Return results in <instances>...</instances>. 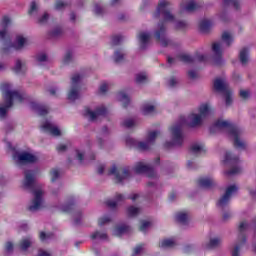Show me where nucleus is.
<instances>
[{"instance_id": "37", "label": "nucleus", "mask_w": 256, "mask_h": 256, "mask_svg": "<svg viewBox=\"0 0 256 256\" xmlns=\"http://www.w3.org/2000/svg\"><path fill=\"white\" fill-rule=\"evenodd\" d=\"M149 81V76H147V73L140 72L135 75V83L137 85H145Z\"/></svg>"}, {"instance_id": "54", "label": "nucleus", "mask_w": 256, "mask_h": 256, "mask_svg": "<svg viewBox=\"0 0 256 256\" xmlns=\"http://www.w3.org/2000/svg\"><path fill=\"white\" fill-rule=\"evenodd\" d=\"M144 249H145V244H138L134 248L132 256L141 255V253L143 252Z\"/></svg>"}, {"instance_id": "9", "label": "nucleus", "mask_w": 256, "mask_h": 256, "mask_svg": "<svg viewBox=\"0 0 256 256\" xmlns=\"http://www.w3.org/2000/svg\"><path fill=\"white\" fill-rule=\"evenodd\" d=\"M222 163L232 167V169L227 172L228 175H237V173L241 171V167L237 166V163H239V156L234 155L231 151L225 152L222 158Z\"/></svg>"}, {"instance_id": "22", "label": "nucleus", "mask_w": 256, "mask_h": 256, "mask_svg": "<svg viewBox=\"0 0 256 256\" xmlns=\"http://www.w3.org/2000/svg\"><path fill=\"white\" fill-rule=\"evenodd\" d=\"M13 71L16 75H25L27 73V61L23 59H16Z\"/></svg>"}, {"instance_id": "58", "label": "nucleus", "mask_w": 256, "mask_h": 256, "mask_svg": "<svg viewBox=\"0 0 256 256\" xmlns=\"http://www.w3.org/2000/svg\"><path fill=\"white\" fill-rule=\"evenodd\" d=\"M93 12L95 15H103V8L99 4H94Z\"/></svg>"}, {"instance_id": "20", "label": "nucleus", "mask_w": 256, "mask_h": 256, "mask_svg": "<svg viewBox=\"0 0 256 256\" xmlns=\"http://www.w3.org/2000/svg\"><path fill=\"white\" fill-rule=\"evenodd\" d=\"M135 173H148L149 177H155V173H152L151 166L143 161L137 162L134 165Z\"/></svg>"}, {"instance_id": "11", "label": "nucleus", "mask_w": 256, "mask_h": 256, "mask_svg": "<svg viewBox=\"0 0 256 256\" xmlns=\"http://www.w3.org/2000/svg\"><path fill=\"white\" fill-rule=\"evenodd\" d=\"M81 79H83V76L79 73H76L71 77V86L68 92L69 101H77L79 98V85H81Z\"/></svg>"}, {"instance_id": "3", "label": "nucleus", "mask_w": 256, "mask_h": 256, "mask_svg": "<svg viewBox=\"0 0 256 256\" xmlns=\"http://www.w3.org/2000/svg\"><path fill=\"white\" fill-rule=\"evenodd\" d=\"M3 97L4 104H0V119H5L7 117V111L10 107H13L14 103H23L25 100V95L15 90H11V84L4 83L0 87Z\"/></svg>"}, {"instance_id": "59", "label": "nucleus", "mask_w": 256, "mask_h": 256, "mask_svg": "<svg viewBox=\"0 0 256 256\" xmlns=\"http://www.w3.org/2000/svg\"><path fill=\"white\" fill-rule=\"evenodd\" d=\"M123 41V36L121 35H116L112 37V45H119Z\"/></svg>"}, {"instance_id": "19", "label": "nucleus", "mask_w": 256, "mask_h": 256, "mask_svg": "<svg viewBox=\"0 0 256 256\" xmlns=\"http://www.w3.org/2000/svg\"><path fill=\"white\" fill-rule=\"evenodd\" d=\"M141 113L145 117H153L157 115V106L151 102L144 103L141 106Z\"/></svg>"}, {"instance_id": "44", "label": "nucleus", "mask_w": 256, "mask_h": 256, "mask_svg": "<svg viewBox=\"0 0 256 256\" xmlns=\"http://www.w3.org/2000/svg\"><path fill=\"white\" fill-rule=\"evenodd\" d=\"M37 13H39V2L34 0L30 3L28 15L35 16V15H37Z\"/></svg>"}, {"instance_id": "34", "label": "nucleus", "mask_w": 256, "mask_h": 256, "mask_svg": "<svg viewBox=\"0 0 256 256\" xmlns=\"http://www.w3.org/2000/svg\"><path fill=\"white\" fill-rule=\"evenodd\" d=\"M222 239L221 237H213L209 240L208 243L204 245L205 249H215L216 247H219L221 245Z\"/></svg>"}, {"instance_id": "46", "label": "nucleus", "mask_w": 256, "mask_h": 256, "mask_svg": "<svg viewBox=\"0 0 256 256\" xmlns=\"http://www.w3.org/2000/svg\"><path fill=\"white\" fill-rule=\"evenodd\" d=\"M126 213L128 217H137L141 213V208L135 207V206H130L127 208Z\"/></svg>"}, {"instance_id": "16", "label": "nucleus", "mask_w": 256, "mask_h": 256, "mask_svg": "<svg viewBox=\"0 0 256 256\" xmlns=\"http://www.w3.org/2000/svg\"><path fill=\"white\" fill-rule=\"evenodd\" d=\"M105 113H107V108H105V106H99L95 111L87 109L85 115L90 121H97L99 117H103Z\"/></svg>"}, {"instance_id": "61", "label": "nucleus", "mask_w": 256, "mask_h": 256, "mask_svg": "<svg viewBox=\"0 0 256 256\" xmlns=\"http://www.w3.org/2000/svg\"><path fill=\"white\" fill-rule=\"evenodd\" d=\"M81 219H82L81 212H76L74 214V223H75V225H80L81 224Z\"/></svg>"}, {"instance_id": "43", "label": "nucleus", "mask_w": 256, "mask_h": 256, "mask_svg": "<svg viewBox=\"0 0 256 256\" xmlns=\"http://www.w3.org/2000/svg\"><path fill=\"white\" fill-rule=\"evenodd\" d=\"M71 4L67 1L57 0L54 4L56 11H65Z\"/></svg>"}, {"instance_id": "39", "label": "nucleus", "mask_w": 256, "mask_h": 256, "mask_svg": "<svg viewBox=\"0 0 256 256\" xmlns=\"http://www.w3.org/2000/svg\"><path fill=\"white\" fill-rule=\"evenodd\" d=\"M31 245H33V238L31 237L23 238L19 243V247L22 251H27L28 247H31Z\"/></svg>"}, {"instance_id": "24", "label": "nucleus", "mask_w": 256, "mask_h": 256, "mask_svg": "<svg viewBox=\"0 0 256 256\" xmlns=\"http://www.w3.org/2000/svg\"><path fill=\"white\" fill-rule=\"evenodd\" d=\"M196 9H199V6L195 0H189L187 4H181L180 6L181 13H191L196 11Z\"/></svg>"}, {"instance_id": "50", "label": "nucleus", "mask_w": 256, "mask_h": 256, "mask_svg": "<svg viewBox=\"0 0 256 256\" xmlns=\"http://www.w3.org/2000/svg\"><path fill=\"white\" fill-rule=\"evenodd\" d=\"M159 165H161V158H160V157H156V158L149 164V166L151 167L152 173H155V170H156L157 167H159Z\"/></svg>"}, {"instance_id": "12", "label": "nucleus", "mask_w": 256, "mask_h": 256, "mask_svg": "<svg viewBox=\"0 0 256 256\" xmlns=\"http://www.w3.org/2000/svg\"><path fill=\"white\" fill-rule=\"evenodd\" d=\"M178 59L183 61V63H207L209 56L198 51L195 53L194 57H191L189 54H180Z\"/></svg>"}, {"instance_id": "2", "label": "nucleus", "mask_w": 256, "mask_h": 256, "mask_svg": "<svg viewBox=\"0 0 256 256\" xmlns=\"http://www.w3.org/2000/svg\"><path fill=\"white\" fill-rule=\"evenodd\" d=\"M35 185V171L25 170L22 187L23 189H26V191H31L34 194V198L30 201L27 207L30 213H37L45 207V204L43 203V190L35 189Z\"/></svg>"}, {"instance_id": "17", "label": "nucleus", "mask_w": 256, "mask_h": 256, "mask_svg": "<svg viewBox=\"0 0 256 256\" xmlns=\"http://www.w3.org/2000/svg\"><path fill=\"white\" fill-rule=\"evenodd\" d=\"M153 19L158 23L157 29L154 31V37L157 41H161V4L158 3L156 11L153 13Z\"/></svg>"}, {"instance_id": "57", "label": "nucleus", "mask_w": 256, "mask_h": 256, "mask_svg": "<svg viewBox=\"0 0 256 256\" xmlns=\"http://www.w3.org/2000/svg\"><path fill=\"white\" fill-rule=\"evenodd\" d=\"M47 21H49L48 13H44L40 18H38V23H40V25H45V23H47Z\"/></svg>"}, {"instance_id": "40", "label": "nucleus", "mask_w": 256, "mask_h": 256, "mask_svg": "<svg viewBox=\"0 0 256 256\" xmlns=\"http://www.w3.org/2000/svg\"><path fill=\"white\" fill-rule=\"evenodd\" d=\"M239 59L242 65L249 63V49L243 48L240 50Z\"/></svg>"}, {"instance_id": "15", "label": "nucleus", "mask_w": 256, "mask_h": 256, "mask_svg": "<svg viewBox=\"0 0 256 256\" xmlns=\"http://www.w3.org/2000/svg\"><path fill=\"white\" fill-rule=\"evenodd\" d=\"M138 47L140 51H145L149 47V41H151V34L149 32H140L137 35Z\"/></svg>"}, {"instance_id": "27", "label": "nucleus", "mask_w": 256, "mask_h": 256, "mask_svg": "<svg viewBox=\"0 0 256 256\" xmlns=\"http://www.w3.org/2000/svg\"><path fill=\"white\" fill-rule=\"evenodd\" d=\"M175 220L181 225H187V223H189V213L187 211L177 212L175 215Z\"/></svg>"}, {"instance_id": "64", "label": "nucleus", "mask_w": 256, "mask_h": 256, "mask_svg": "<svg viewBox=\"0 0 256 256\" xmlns=\"http://www.w3.org/2000/svg\"><path fill=\"white\" fill-rule=\"evenodd\" d=\"M248 193H249L250 197L256 198V187L248 188Z\"/></svg>"}, {"instance_id": "23", "label": "nucleus", "mask_w": 256, "mask_h": 256, "mask_svg": "<svg viewBox=\"0 0 256 256\" xmlns=\"http://www.w3.org/2000/svg\"><path fill=\"white\" fill-rule=\"evenodd\" d=\"M11 25V18L4 16L1 21L0 41L7 39V27Z\"/></svg>"}, {"instance_id": "7", "label": "nucleus", "mask_w": 256, "mask_h": 256, "mask_svg": "<svg viewBox=\"0 0 256 256\" xmlns=\"http://www.w3.org/2000/svg\"><path fill=\"white\" fill-rule=\"evenodd\" d=\"M213 87L217 93L223 94L226 105H231V103H233V91L229 88L225 78H216L214 80Z\"/></svg>"}, {"instance_id": "56", "label": "nucleus", "mask_w": 256, "mask_h": 256, "mask_svg": "<svg viewBox=\"0 0 256 256\" xmlns=\"http://www.w3.org/2000/svg\"><path fill=\"white\" fill-rule=\"evenodd\" d=\"M99 91L102 95H105L109 91V84L106 82L102 83L99 87Z\"/></svg>"}, {"instance_id": "47", "label": "nucleus", "mask_w": 256, "mask_h": 256, "mask_svg": "<svg viewBox=\"0 0 256 256\" xmlns=\"http://www.w3.org/2000/svg\"><path fill=\"white\" fill-rule=\"evenodd\" d=\"M63 34V30L61 28H54L51 30L48 34L49 39H57L58 37H61Z\"/></svg>"}, {"instance_id": "14", "label": "nucleus", "mask_w": 256, "mask_h": 256, "mask_svg": "<svg viewBox=\"0 0 256 256\" xmlns=\"http://www.w3.org/2000/svg\"><path fill=\"white\" fill-rule=\"evenodd\" d=\"M41 129L44 133H48V135H52V137H61L63 135V132L57 125L50 121H45L41 125Z\"/></svg>"}, {"instance_id": "18", "label": "nucleus", "mask_w": 256, "mask_h": 256, "mask_svg": "<svg viewBox=\"0 0 256 256\" xmlns=\"http://www.w3.org/2000/svg\"><path fill=\"white\" fill-rule=\"evenodd\" d=\"M29 45H31V40H29V38L23 35H18L16 36L13 47L16 51H23V49H25V47H29Z\"/></svg>"}, {"instance_id": "63", "label": "nucleus", "mask_w": 256, "mask_h": 256, "mask_svg": "<svg viewBox=\"0 0 256 256\" xmlns=\"http://www.w3.org/2000/svg\"><path fill=\"white\" fill-rule=\"evenodd\" d=\"M56 151H58V153H65V151H67V145L65 144H59L56 147Z\"/></svg>"}, {"instance_id": "55", "label": "nucleus", "mask_w": 256, "mask_h": 256, "mask_svg": "<svg viewBox=\"0 0 256 256\" xmlns=\"http://www.w3.org/2000/svg\"><path fill=\"white\" fill-rule=\"evenodd\" d=\"M169 45H171V40H169V37H167V35L162 33L161 46L169 47Z\"/></svg>"}, {"instance_id": "8", "label": "nucleus", "mask_w": 256, "mask_h": 256, "mask_svg": "<svg viewBox=\"0 0 256 256\" xmlns=\"http://www.w3.org/2000/svg\"><path fill=\"white\" fill-rule=\"evenodd\" d=\"M12 159L16 163V165H27L30 163H37V161H39V156L31 152L23 151L15 152L12 155Z\"/></svg>"}, {"instance_id": "53", "label": "nucleus", "mask_w": 256, "mask_h": 256, "mask_svg": "<svg viewBox=\"0 0 256 256\" xmlns=\"http://www.w3.org/2000/svg\"><path fill=\"white\" fill-rule=\"evenodd\" d=\"M125 141H126V145H128V147H135L137 149V143L138 141L131 138V136H127L125 138Z\"/></svg>"}, {"instance_id": "49", "label": "nucleus", "mask_w": 256, "mask_h": 256, "mask_svg": "<svg viewBox=\"0 0 256 256\" xmlns=\"http://www.w3.org/2000/svg\"><path fill=\"white\" fill-rule=\"evenodd\" d=\"M91 239H100V241H106L107 233L96 231L91 235Z\"/></svg>"}, {"instance_id": "10", "label": "nucleus", "mask_w": 256, "mask_h": 256, "mask_svg": "<svg viewBox=\"0 0 256 256\" xmlns=\"http://www.w3.org/2000/svg\"><path fill=\"white\" fill-rule=\"evenodd\" d=\"M108 175H113L118 183L125 181L131 177V170L129 167H119L117 165H112L108 170Z\"/></svg>"}, {"instance_id": "35", "label": "nucleus", "mask_w": 256, "mask_h": 256, "mask_svg": "<svg viewBox=\"0 0 256 256\" xmlns=\"http://www.w3.org/2000/svg\"><path fill=\"white\" fill-rule=\"evenodd\" d=\"M126 57H127V52H125V50L123 49H119L114 52L115 63H123Z\"/></svg>"}, {"instance_id": "48", "label": "nucleus", "mask_w": 256, "mask_h": 256, "mask_svg": "<svg viewBox=\"0 0 256 256\" xmlns=\"http://www.w3.org/2000/svg\"><path fill=\"white\" fill-rule=\"evenodd\" d=\"M200 30L203 33H207L209 29H211V21L209 20H202L199 24Z\"/></svg>"}, {"instance_id": "6", "label": "nucleus", "mask_w": 256, "mask_h": 256, "mask_svg": "<svg viewBox=\"0 0 256 256\" xmlns=\"http://www.w3.org/2000/svg\"><path fill=\"white\" fill-rule=\"evenodd\" d=\"M233 41L234 38L231 32H223L222 40L216 41L212 44L214 65H223V51H225V47H230Z\"/></svg>"}, {"instance_id": "33", "label": "nucleus", "mask_w": 256, "mask_h": 256, "mask_svg": "<svg viewBox=\"0 0 256 256\" xmlns=\"http://www.w3.org/2000/svg\"><path fill=\"white\" fill-rule=\"evenodd\" d=\"M75 61V52L73 50H67L62 58L63 65H70Z\"/></svg>"}, {"instance_id": "62", "label": "nucleus", "mask_w": 256, "mask_h": 256, "mask_svg": "<svg viewBox=\"0 0 256 256\" xmlns=\"http://www.w3.org/2000/svg\"><path fill=\"white\" fill-rule=\"evenodd\" d=\"M61 211H63L64 213H70L71 212V209H73V203H70L66 206H62L61 208Z\"/></svg>"}, {"instance_id": "45", "label": "nucleus", "mask_w": 256, "mask_h": 256, "mask_svg": "<svg viewBox=\"0 0 256 256\" xmlns=\"http://www.w3.org/2000/svg\"><path fill=\"white\" fill-rule=\"evenodd\" d=\"M129 231H131V228L127 225L117 226L114 229V235H116V237H119V235H123V233H127Z\"/></svg>"}, {"instance_id": "38", "label": "nucleus", "mask_w": 256, "mask_h": 256, "mask_svg": "<svg viewBox=\"0 0 256 256\" xmlns=\"http://www.w3.org/2000/svg\"><path fill=\"white\" fill-rule=\"evenodd\" d=\"M117 99L120 101V103H122L123 107H127V105L131 103V98H129V95L123 91L117 94Z\"/></svg>"}, {"instance_id": "31", "label": "nucleus", "mask_w": 256, "mask_h": 256, "mask_svg": "<svg viewBox=\"0 0 256 256\" xmlns=\"http://www.w3.org/2000/svg\"><path fill=\"white\" fill-rule=\"evenodd\" d=\"M151 227H153V221L146 219V220H140L138 229H139V231H141V233H147V231H149V229H151Z\"/></svg>"}, {"instance_id": "1", "label": "nucleus", "mask_w": 256, "mask_h": 256, "mask_svg": "<svg viewBox=\"0 0 256 256\" xmlns=\"http://www.w3.org/2000/svg\"><path fill=\"white\" fill-rule=\"evenodd\" d=\"M211 104L203 103L197 110L191 112L187 117L181 116L178 121L171 128L172 142L171 145L179 146L183 145L185 135L183 134V127H199L203 123L205 117L211 115Z\"/></svg>"}, {"instance_id": "5", "label": "nucleus", "mask_w": 256, "mask_h": 256, "mask_svg": "<svg viewBox=\"0 0 256 256\" xmlns=\"http://www.w3.org/2000/svg\"><path fill=\"white\" fill-rule=\"evenodd\" d=\"M161 23L162 27L172 25L177 31H183L187 27V22L177 20L173 12H171V4L166 0L161 2Z\"/></svg>"}, {"instance_id": "25", "label": "nucleus", "mask_w": 256, "mask_h": 256, "mask_svg": "<svg viewBox=\"0 0 256 256\" xmlns=\"http://www.w3.org/2000/svg\"><path fill=\"white\" fill-rule=\"evenodd\" d=\"M245 245V235L240 234L238 237V243L235 244L234 248L232 249L231 255L232 256H241V249Z\"/></svg>"}, {"instance_id": "26", "label": "nucleus", "mask_w": 256, "mask_h": 256, "mask_svg": "<svg viewBox=\"0 0 256 256\" xmlns=\"http://www.w3.org/2000/svg\"><path fill=\"white\" fill-rule=\"evenodd\" d=\"M205 151V144L201 142H195L190 146V153H192V155H203Z\"/></svg>"}, {"instance_id": "36", "label": "nucleus", "mask_w": 256, "mask_h": 256, "mask_svg": "<svg viewBox=\"0 0 256 256\" xmlns=\"http://www.w3.org/2000/svg\"><path fill=\"white\" fill-rule=\"evenodd\" d=\"M49 177H50L51 183H55L59 181V179H61V170H59V168L50 169Z\"/></svg>"}, {"instance_id": "21", "label": "nucleus", "mask_w": 256, "mask_h": 256, "mask_svg": "<svg viewBox=\"0 0 256 256\" xmlns=\"http://www.w3.org/2000/svg\"><path fill=\"white\" fill-rule=\"evenodd\" d=\"M87 153H89V147L76 150V159L79 161V163H83L85 159H89V161H95V154L86 156Z\"/></svg>"}, {"instance_id": "28", "label": "nucleus", "mask_w": 256, "mask_h": 256, "mask_svg": "<svg viewBox=\"0 0 256 256\" xmlns=\"http://www.w3.org/2000/svg\"><path fill=\"white\" fill-rule=\"evenodd\" d=\"M123 201H125V196L123 194H117L114 200L107 201V205L110 207V209H115V207L121 205Z\"/></svg>"}, {"instance_id": "51", "label": "nucleus", "mask_w": 256, "mask_h": 256, "mask_svg": "<svg viewBox=\"0 0 256 256\" xmlns=\"http://www.w3.org/2000/svg\"><path fill=\"white\" fill-rule=\"evenodd\" d=\"M107 223H111V216H102L98 219L99 227H103V225H107Z\"/></svg>"}, {"instance_id": "30", "label": "nucleus", "mask_w": 256, "mask_h": 256, "mask_svg": "<svg viewBox=\"0 0 256 256\" xmlns=\"http://www.w3.org/2000/svg\"><path fill=\"white\" fill-rule=\"evenodd\" d=\"M161 132L159 130H150L146 135V141L152 146L155 145V141L159 138Z\"/></svg>"}, {"instance_id": "13", "label": "nucleus", "mask_w": 256, "mask_h": 256, "mask_svg": "<svg viewBox=\"0 0 256 256\" xmlns=\"http://www.w3.org/2000/svg\"><path fill=\"white\" fill-rule=\"evenodd\" d=\"M239 191V187L235 184H231L226 188L225 194L219 199L217 206L223 209V207H227L229 205V201H231V197L235 195Z\"/></svg>"}, {"instance_id": "4", "label": "nucleus", "mask_w": 256, "mask_h": 256, "mask_svg": "<svg viewBox=\"0 0 256 256\" xmlns=\"http://www.w3.org/2000/svg\"><path fill=\"white\" fill-rule=\"evenodd\" d=\"M215 129H225L231 139H233L234 147L236 149H245L247 142L241 139L243 130L236 125L231 124L229 120L218 119L213 126Z\"/></svg>"}, {"instance_id": "32", "label": "nucleus", "mask_w": 256, "mask_h": 256, "mask_svg": "<svg viewBox=\"0 0 256 256\" xmlns=\"http://www.w3.org/2000/svg\"><path fill=\"white\" fill-rule=\"evenodd\" d=\"M31 107L38 113V115L44 116L47 115V113H49V108L47 106L32 102Z\"/></svg>"}, {"instance_id": "52", "label": "nucleus", "mask_w": 256, "mask_h": 256, "mask_svg": "<svg viewBox=\"0 0 256 256\" xmlns=\"http://www.w3.org/2000/svg\"><path fill=\"white\" fill-rule=\"evenodd\" d=\"M162 247H175V240L173 238H167L162 241Z\"/></svg>"}, {"instance_id": "29", "label": "nucleus", "mask_w": 256, "mask_h": 256, "mask_svg": "<svg viewBox=\"0 0 256 256\" xmlns=\"http://www.w3.org/2000/svg\"><path fill=\"white\" fill-rule=\"evenodd\" d=\"M198 185L200 187H204L205 189H207V188L213 187V185H215V180H213V178H211L209 176H204L198 180Z\"/></svg>"}, {"instance_id": "42", "label": "nucleus", "mask_w": 256, "mask_h": 256, "mask_svg": "<svg viewBox=\"0 0 256 256\" xmlns=\"http://www.w3.org/2000/svg\"><path fill=\"white\" fill-rule=\"evenodd\" d=\"M151 147H153L148 140L146 141H138L136 144V149L138 151H151Z\"/></svg>"}, {"instance_id": "41", "label": "nucleus", "mask_w": 256, "mask_h": 256, "mask_svg": "<svg viewBox=\"0 0 256 256\" xmlns=\"http://www.w3.org/2000/svg\"><path fill=\"white\" fill-rule=\"evenodd\" d=\"M121 125L126 129H133V127H137V120L135 118H126L121 122Z\"/></svg>"}, {"instance_id": "60", "label": "nucleus", "mask_w": 256, "mask_h": 256, "mask_svg": "<svg viewBox=\"0 0 256 256\" xmlns=\"http://www.w3.org/2000/svg\"><path fill=\"white\" fill-rule=\"evenodd\" d=\"M238 229H239L240 233H243V231H247V229H249V224L247 222L243 221L239 224Z\"/></svg>"}]
</instances>
